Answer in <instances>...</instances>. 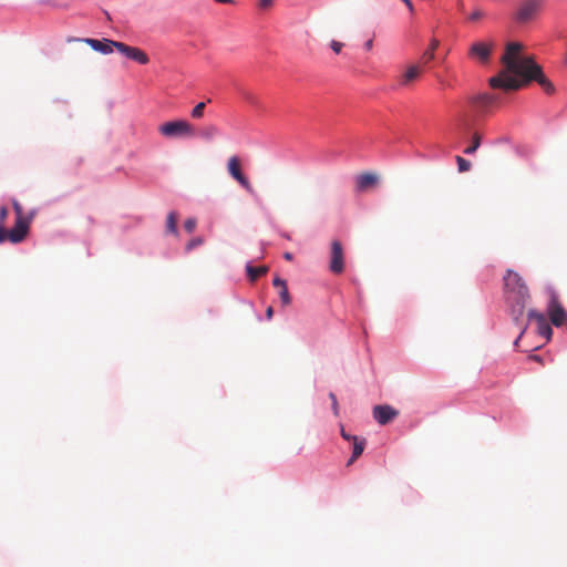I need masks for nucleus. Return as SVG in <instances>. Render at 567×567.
<instances>
[{
  "label": "nucleus",
  "mask_w": 567,
  "mask_h": 567,
  "mask_svg": "<svg viewBox=\"0 0 567 567\" xmlns=\"http://www.w3.org/2000/svg\"><path fill=\"white\" fill-rule=\"evenodd\" d=\"M522 49L523 45L518 42H511L506 45L505 53L501 59L504 69L489 79V85L493 89L516 91L529 82L536 81L547 94L554 93L555 86L545 76L542 66L532 56H522Z\"/></svg>",
  "instance_id": "nucleus-1"
},
{
  "label": "nucleus",
  "mask_w": 567,
  "mask_h": 567,
  "mask_svg": "<svg viewBox=\"0 0 567 567\" xmlns=\"http://www.w3.org/2000/svg\"><path fill=\"white\" fill-rule=\"evenodd\" d=\"M504 298L509 315L515 321H518L525 313L526 306L530 299V293L522 276L507 269L504 278Z\"/></svg>",
  "instance_id": "nucleus-2"
},
{
  "label": "nucleus",
  "mask_w": 567,
  "mask_h": 567,
  "mask_svg": "<svg viewBox=\"0 0 567 567\" xmlns=\"http://www.w3.org/2000/svg\"><path fill=\"white\" fill-rule=\"evenodd\" d=\"M158 132L165 137H192L194 136V127L185 120H176L166 122L158 126Z\"/></svg>",
  "instance_id": "nucleus-3"
},
{
  "label": "nucleus",
  "mask_w": 567,
  "mask_h": 567,
  "mask_svg": "<svg viewBox=\"0 0 567 567\" xmlns=\"http://www.w3.org/2000/svg\"><path fill=\"white\" fill-rule=\"evenodd\" d=\"M227 171H228L229 175L244 189H246L249 194H254L255 193L251 183L249 182V179L241 172V163H240L239 157H237L235 155L229 157L228 163H227Z\"/></svg>",
  "instance_id": "nucleus-4"
},
{
  "label": "nucleus",
  "mask_w": 567,
  "mask_h": 567,
  "mask_svg": "<svg viewBox=\"0 0 567 567\" xmlns=\"http://www.w3.org/2000/svg\"><path fill=\"white\" fill-rule=\"evenodd\" d=\"M543 0H524L515 14V19L519 23H526L533 20L539 12Z\"/></svg>",
  "instance_id": "nucleus-5"
},
{
  "label": "nucleus",
  "mask_w": 567,
  "mask_h": 567,
  "mask_svg": "<svg viewBox=\"0 0 567 567\" xmlns=\"http://www.w3.org/2000/svg\"><path fill=\"white\" fill-rule=\"evenodd\" d=\"M329 270L334 275H340L344 271V249L337 239L331 243Z\"/></svg>",
  "instance_id": "nucleus-6"
},
{
  "label": "nucleus",
  "mask_w": 567,
  "mask_h": 567,
  "mask_svg": "<svg viewBox=\"0 0 567 567\" xmlns=\"http://www.w3.org/2000/svg\"><path fill=\"white\" fill-rule=\"evenodd\" d=\"M547 313L549 317L550 322L555 327H561L566 320H567V312L559 302L557 296L551 295L548 307H547Z\"/></svg>",
  "instance_id": "nucleus-7"
},
{
  "label": "nucleus",
  "mask_w": 567,
  "mask_h": 567,
  "mask_svg": "<svg viewBox=\"0 0 567 567\" xmlns=\"http://www.w3.org/2000/svg\"><path fill=\"white\" fill-rule=\"evenodd\" d=\"M30 219L16 220L14 227L10 230L6 229L4 241L19 244L24 240L29 233Z\"/></svg>",
  "instance_id": "nucleus-8"
},
{
  "label": "nucleus",
  "mask_w": 567,
  "mask_h": 567,
  "mask_svg": "<svg viewBox=\"0 0 567 567\" xmlns=\"http://www.w3.org/2000/svg\"><path fill=\"white\" fill-rule=\"evenodd\" d=\"M115 49L126 58L134 60L140 64L144 65L150 62L147 54L138 48L130 47L123 42H118L115 44Z\"/></svg>",
  "instance_id": "nucleus-9"
},
{
  "label": "nucleus",
  "mask_w": 567,
  "mask_h": 567,
  "mask_svg": "<svg viewBox=\"0 0 567 567\" xmlns=\"http://www.w3.org/2000/svg\"><path fill=\"white\" fill-rule=\"evenodd\" d=\"M372 415L380 425H385L399 415V411L391 405L382 404L373 408Z\"/></svg>",
  "instance_id": "nucleus-10"
},
{
  "label": "nucleus",
  "mask_w": 567,
  "mask_h": 567,
  "mask_svg": "<svg viewBox=\"0 0 567 567\" xmlns=\"http://www.w3.org/2000/svg\"><path fill=\"white\" fill-rule=\"evenodd\" d=\"M527 317H528L529 320H535L536 321L538 333L542 337H544L547 340H549L550 337H551L553 330H551L549 323L547 322L546 317L543 313H540V312H538V311H536L534 309H529L528 310Z\"/></svg>",
  "instance_id": "nucleus-11"
},
{
  "label": "nucleus",
  "mask_w": 567,
  "mask_h": 567,
  "mask_svg": "<svg viewBox=\"0 0 567 567\" xmlns=\"http://www.w3.org/2000/svg\"><path fill=\"white\" fill-rule=\"evenodd\" d=\"M468 55L482 63L488 61L491 55V44L484 42H475L471 45Z\"/></svg>",
  "instance_id": "nucleus-12"
},
{
  "label": "nucleus",
  "mask_w": 567,
  "mask_h": 567,
  "mask_svg": "<svg viewBox=\"0 0 567 567\" xmlns=\"http://www.w3.org/2000/svg\"><path fill=\"white\" fill-rule=\"evenodd\" d=\"M93 50L101 52L103 54L111 53L113 51V48H115V44H117V41L103 39V40H96V39H85L84 40Z\"/></svg>",
  "instance_id": "nucleus-13"
},
{
  "label": "nucleus",
  "mask_w": 567,
  "mask_h": 567,
  "mask_svg": "<svg viewBox=\"0 0 567 567\" xmlns=\"http://www.w3.org/2000/svg\"><path fill=\"white\" fill-rule=\"evenodd\" d=\"M471 102L478 111L486 112L496 102V97L492 94L483 93L474 96Z\"/></svg>",
  "instance_id": "nucleus-14"
},
{
  "label": "nucleus",
  "mask_w": 567,
  "mask_h": 567,
  "mask_svg": "<svg viewBox=\"0 0 567 567\" xmlns=\"http://www.w3.org/2000/svg\"><path fill=\"white\" fill-rule=\"evenodd\" d=\"M378 183V176L373 173H363L357 176L355 185L359 192H363Z\"/></svg>",
  "instance_id": "nucleus-15"
},
{
  "label": "nucleus",
  "mask_w": 567,
  "mask_h": 567,
  "mask_svg": "<svg viewBox=\"0 0 567 567\" xmlns=\"http://www.w3.org/2000/svg\"><path fill=\"white\" fill-rule=\"evenodd\" d=\"M351 442L352 445V455L348 461V466H350L358 457H360L365 449L367 441L364 437L353 436Z\"/></svg>",
  "instance_id": "nucleus-16"
},
{
  "label": "nucleus",
  "mask_w": 567,
  "mask_h": 567,
  "mask_svg": "<svg viewBox=\"0 0 567 567\" xmlns=\"http://www.w3.org/2000/svg\"><path fill=\"white\" fill-rule=\"evenodd\" d=\"M247 276L250 281L257 280L259 277L266 275L268 272L267 266L254 267L251 265L246 266Z\"/></svg>",
  "instance_id": "nucleus-17"
},
{
  "label": "nucleus",
  "mask_w": 567,
  "mask_h": 567,
  "mask_svg": "<svg viewBox=\"0 0 567 567\" xmlns=\"http://www.w3.org/2000/svg\"><path fill=\"white\" fill-rule=\"evenodd\" d=\"M421 73V69L417 65H411L402 75V84L408 85L414 81Z\"/></svg>",
  "instance_id": "nucleus-18"
},
{
  "label": "nucleus",
  "mask_w": 567,
  "mask_h": 567,
  "mask_svg": "<svg viewBox=\"0 0 567 567\" xmlns=\"http://www.w3.org/2000/svg\"><path fill=\"white\" fill-rule=\"evenodd\" d=\"M199 135L204 140L210 141L219 135V130L216 125L209 124L202 128Z\"/></svg>",
  "instance_id": "nucleus-19"
},
{
  "label": "nucleus",
  "mask_w": 567,
  "mask_h": 567,
  "mask_svg": "<svg viewBox=\"0 0 567 567\" xmlns=\"http://www.w3.org/2000/svg\"><path fill=\"white\" fill-rule=\"evenodd\" d=\"M439 40L432 39L429 49L423 53L421 60L424 64L429 63L434 59V52L439 48Z\"/></svg>",
  "instance_id": "nucleus-20"
},
{
  "label": "nucleus",
  "mask_w": 567,
  "mask_h": 567,
  "mask_svg": "<svg viewBox=\"0 0 567 567\" xmlns=\"http://www.w3.org/2000/svg\"><path fill=\"white\" fill-rule=\"evenodd\" d=\"M8 208L6 206L0 207V244L4 243L6 235V219L8 217Z\"/></svg>",
  "instance_id": "nucleus-21"
},
{
  "label": "nucleus",
  "mask_w": 567,
  "mask_h": 567,
  "mask_svg": "<svg viewBox=\"0 0 567 567\" xmlns=\"http://www.w3.org/2000/svg\"><path fill=\"white\" fill-rule=\"evenodd\" d=\"M177 214L175 212H171L167 216L166 220V229L168 233L176 234L177 233Z\"/></svg>",
  "instance_id": "nucleus-22"
},
{
  "label": "nucleus",
  "mask_w": 567,
  "mask_h": 567,
  "mask_svg": "<svg viewBox=\"0 0 567 567\" xmlns=\"http://www.w3.org/2000/svg\"><path fill=\"white\" fill-rule=\"evenodd\" d=\"M480 145H481V136L477 132H475L473 134L472 144L464 150V153L467 155L474 154L476 152V150L480 147Z\"/></svg>",
  "instance_id": "nucleus-23"
},
{
  "label": "nucleus",
  "mask_w": 567,
  "mask_h": 567,
  "mask_svg": "<svg viewBox=\"0 0 567 567\" xmlns=\"http://www.w3.org/2000/svg\"><path fill=\"white\" fill-rule=\"evenodd\" d=\"M205 107H206V103L205 102L197 103L194 106V109L192 110L190 116L193 118H196V120L202 118L204 116Z\"/></svg>",
  "instance_id": "nucleus-24"
},
{
  "label": "nucleus",
  "mask_w": 567,
  "mask_h": 567,
  "mask_svg": "<svg viewBox=\"0 0 567 567\" xmlns=\"http://www.w3.org/2000/svg\"><path fill=\"white\" fill-rule=\"evenodd\" d=\"M456 163H457V166H458V171L461 173H464V172H467L471 169V162L463 158L462 156H456Z\"/></svg>",
  "instance_id": "nucleus-25"
},
{
  "label": "nucleus",
  "mask_w": 567,
  "mask_h": 567,
  "mask_svg": "<svg viewBox=\"0 0 567 567\" xmlns=\"http://www.w3.org/2000/svg\"><path fill=\"white\" fill-rule=\"evenodd\" d=\"M279 296H280V300L284 306H288L291 302V298H290L287 286L284 288H280Z\"/></svg>",
  "instance_id": "nucleus-26"
},
{
  "label": "nucleus",
  "mask_w": 567,
  "mask_h": 567,
  "mask_svg": "<svg viewBox=\"0 0 567 567\" xmlns=\"http://www.w3.org/2000/svg\"><path fill=\"white\" fill-rule=\"evenodd\" d=\"M12 206H13L14 213L17 215V219L16 220L29 219L28 217L23 216V208H22L21 204L18 200H13L12 202Z\"/></svg>",
  "instance_id": "nucleus-27"
},
{
  "label": "nucleus",
  "mask_w": 567,
  "mask_h": 567,
  "mask_svg": "<svg viewBox=\"0 0 567 567\" xmlns=\"http://www.w3.org/2000/svg\"><path fill=\"white\" fill-rule=\"evenodd\" d=\"M196 224H197V221L195 218H188L184 223V228L186 231L192 233V231H194Z\"/></svg>",
  "instance_id": "nucleus-28"
},
{
  "label": "nucleus",
  "mask_w": 567,
  "mask_h": 567,
  "mask_svg": "<svg viewBox=\"0 0 567 567\" xmlns=\"http://www.w3.org/2000/svg\"><path fill=\"white\" fill-rule=\"evenodd\" d=\"M204 243L203 238L202 237H196V238H193L187 245H186V249L187 250H192L193 248L197 247V246H200L202 244Z\"/></svg>",
  "instance_id": "nucleus-29"
},
{
  "label": "nucleus",
  "mask_w": 567,
  "mask_h": 567,
  "mask_svg": "<svg viewBox=\"0 0 567 567\" xmlns=\"http://www.w3.org/2000/svg\"><path fill=\"white\" fill-rule=\"evenodd\" d=\"M483 17H484V12H483L482 10H480V9H476V10H474V11L471 13V16L468 17V19H470L471 21H477V20L482 19Z\"/></svg>",
  "instance_id": "nucleus-30"
},
{
  "label": "nucleus",
  "mask_w": 567,
  "mask_h": 567,
  "mask_svg": "<svg viewBox=\"0 0 567 567\" xmlns=\"http://www.w3.org/2000/svg\"><path fill=\"white\" fill-rule=\"evenodd\" d=\"M329 398L331 399V402H332L333 413H334V415H338L339 414V405H338L337 396L334 393L331 392L329 394Z\"/></svg>",
  "instance_id": "nucleus-31"
},
{
  "label": "nucleus",
  "mask_w": 567,
  "mask_h": 567,
  "mask_svg": "<svg viewBox=\"0 0 567 567\" xmlns=\"http://www.w3.org/2000/svg\"><path fill=\"white\" fill-rule=\"evenodd\" d=\"M274 6V0H259L258 7L260 9H270Z\"/></svg>",
  "instance_id": "nucleus-32"
},
{
  "label": "nucleus",
  "mask_w": 567,
  "mask_h": 567,
  "mask_svg": "<svg viewBox=\"0 0 567 567\" xmlns=\"http://www.w3.org/2000/svg\"><path fill=\"white\" fill-rule=\"evenodd\" d=\"M330 47L331 49L336 52V53H340L342 48H343V43L342 42H339V41H336V40H332L331 43H330Z\"/></svg>",
  "instance_id": "nucleus-33"
},
{
  "label": "nucleus",
  "mask_w": 567,
  "mask_h": 567,
  "mask_svg": "<svg viewBox=\"0 0 567 567\" xmlns=\"http://www.w3.org/2000/svg\"><path fill=\"white\" fill-rule=\"evenodd\" d=\"M272 285L277 288H284L287 286L286 280L281 279L280 277H275L272 280Z\"/></svg>",
  "instance_id": "nucleus-34"
},
{
  "label": "nucleus",
  "mask_w": 567,
  "mask_h": 567,
  "mask_svg": "<svg viewBox=\"0 0 567 567\" xmlns=\"http://www.w3.org/2000/svg\"><path fill=\"white\" fill-rule=\"evenodd\" d=\"M341 436H342L346 441H351V440H352V437H353L354 435H351V434L347 433V432L344 431L343 426H342V427H341Z\"/></svg>",
  "instance_id": "nucleus-35"
},
{
  "label": "nucleus",
  "mask_w": 567,
  "mask_h": 567,
  "mask_svg": "<svg viewBox=\"0 0 567 567\" xmlns=\"http://www.w3.org/2000/svg\"><path fill=\"white\" fill-rule=\"evenodd\" d=\"M274 316V309L272 307H268L267 310H266V317L268 320H270Z\"/></svg>",
  "instance_id": "nucleus-36"
},
{
  "label": "nucleus",
  "mask_w": 567,
  "mask_h": 567,
  "mask_svg": "<svg viewBox=\"0 0 567 567\" xmlns=\"http://www.w3.org/2000/svg\"><path fill=\"white\" fill-rule=\"evenodd\" d=\"M404 2V4L408 7V9L410 10V12H413L414 11V8H413V4L411 2V0H402Z\"/></svg>",
  "instance_id": "nucleus-37"
},
{
  "label": "nucleus",
  "mask_w": 567,
  "mask_h": 567,
  "mask_svg": "<svg viewBox=\"0 0 567 567\" xmlns=\"http://www.w3.org/2000/svg\"><path fill=\"white\" fill-rule=\"evenodd\" d=\"M284 258H285L286 260H289V261H290V260H292V254H291V252H285V254H284Z\"/></svg>",
  "instance_id": "nucleus-38"
},
{
  "label": "nucleus",
  "mask_w": 567,
  "mask_h": 567,
  "mask_svg": "<svg viewBox=\"0 0 567 567\" xmlns=\"http://www.w3.org/2000/svg\"><path fill=\"white\" fill-rule=\"evenodd\" d=\"M524 331H525V329L520 332V334L518 336V338L515 340V342H514V346H515V347H518V342H519V340H520V338H522V336H523Z\"/></svg>",
  "instance_id": "nucleus-39"
},
{
  "label": "nucleus",
  "mask_w": 567,
  "mask_h": 567,
  "mask_svg": "<svg viewBox=\"0 0 567 567\" xmlns=\"http://www.w3.org/2000/svg\"><path fill=\"white\" fill-rule=\"evenodd\" d=\"M364 47L367 50H370L372 48V40L367 41Z\"/></svg>",
  "instance_id": "nucleus-40"
},
{
  "label": "nucleus",
  "mask_w": 567,
  "mask_h": 567,
  "mask_svg": "<svg viewBox=\"0 0 567 567\" xmlns=\"http://www.w3.org/2000/svg\"><path fill=\"white\" fill-rule=\"evenodd\" d=\"M532 359H534L536 361H540L539 357H537V355H533Z\"/></svg>",
  "instance_id": "nucleus-41"
}]
</instances>
